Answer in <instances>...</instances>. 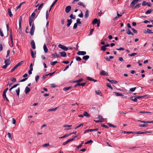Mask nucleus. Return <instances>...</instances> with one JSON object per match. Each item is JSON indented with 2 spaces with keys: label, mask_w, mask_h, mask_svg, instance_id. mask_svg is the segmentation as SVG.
Listing matches in <instances>:
<instances>
[{
  "label": "nucleus",
  "mask_w": 153,
  "mask_h": 153,
  "mask_svg": "<svg viewBox=\"0 0 153 153\" xmlns=\"http://www.w3.org/2000/svg\"><path fill=\"white\" fill-rule=\"evenodd\" d=\"M24 63V61H22L18 63L11 70L10 72H12L14 71L17 68L21 65L23 64Z\"/></svg>",
  "instance_id": "1"
},
{
  "label": "nucleus",
  "mask_w": 153,
  "mask_h": 153,
  "mask_svg": "<svg viewBox=\"0 0 153 153\" xmlns=\"http://www.w3.org/2000/svg\"><path fill=\"white\" fill-rule=\"evenodd\" d=\"M139 1V0H133L131 3L130 7H133L134 5L136 4Z\"/></svg>",
  "instance_id": "2"
},
{
  "label": "nucleus",
  "mask_w": 153,
  "mask_h": 153,
  "mask_svg": "<svg viewBox=\"0 0 153 153\" xmlns=\"http://www.w3.org/2000/svg\"><path fill=\"white\" fill-rule=\"evenodd\" d=\"M59 48H61L65 51H67L68 50V48L65 46L62 45L61 44H59L58 45Z\"/></svg>",
  "instance_id": "3"
},
{
  "label": "nucleus",
  "mask_w": 153,
  "mask_h": 153,
  "mask_svg": "<svg viewBox=\"0 0 153 153\" xmlns=\"http://www.w3.org/2000/svg\"><path fill=\"white\" fill-rule=\"evenodd\" d=\"M22 16H20L19 18V29L20 31L22 30Z\"/></svg>",
  "instance_id": "4"
},
{
  "label": "nucleus",
  "mask_w": 153,
  "mask_h": 153,
  "mask_svg": "<svg viewBox=\"0 0 153 153\" xmlns=\"http://www.w3.org/2000/svg\"><path fill=\"white\" fill-rule=\"evenodd\" d=\"M35 29V27L34 25L33 24L32 27L30 30V34L31 35H33L34 30Z\"/></svg>",
  "instance_id": "5"
},
{
  "label": "nucleus",
  "mask_w": 153,
  "mask_h": 153,
  "mask_svg": "<svg viewBox=\"0 0 153 153\" xmlns=\"http://www.w3.org/2000/svg\"><path fill=\"white\" fill-rule=\"evenodd\" d=\"M100 75L102 76H108V73L104 70L100 72Z\"/></svg>",
  "instance_id": "6"
},
{
  "label": "nucleus",
  "mask_w": 153,
  "mask_h": 153,
  "mask_svg": "<svg viewBox=\"0 0 153 153\" xmlns=\"http://www.w3.org/2000/svg\"><path fill=\"white\" fill-rule=\"evenodd\" d=\"M98 130V128H97L95 129H88L86 130L84 132V133L85 134L86 132H88V131L91 132L94 131H97Z\"/></svg>",
  "instance_id": "7"
},
{
  "label": "nucleus",
  "mask_w": 153,
  "mask_h": 153,
  "mask_svg": "<svg viewBox=\"0 0 153 153\" xmlns=\"http://www.w3.org/2000/svg\"><path fill=\"white\" fill-rule=\"evenodd\" d=\"M71 9V7L70 6H67L65 9V11L67 13H69Z\"/></svg>",
  "instance_id": "8"
},
{
  "label": "nucleus",
  "mask_w": 153,
  "mask_h": 153,
  "mask_svg": "<svg viewBox=\"0 0 153 153\" xmlns=\"http://www.w3.org/2000/svg\"><path fill=\"white\" fill-rule=\"evenodd\" d=\"M30 44L32 47V48L33 49H35L36 48V46L34 41L33 40H32L31 41Z\"/></svg>",
  "instance_id": "9"
},
{
  "label": "nucleus",
  "mask_w": 153,
  "mask_h": 153,
  "mask_svg": "<svg viewBox=\"0 0 153 153\" xmlns=\"http://www.w3.org/2000/svg\"><path fill=\"white\" fill-rule=\"evenodd\" d=\"M86 54V52L84 51H79L77 53V54L79 55H84Z\"/></svg>",
  "instance_id": "10"
},
{
  "label": "nucleus",
  "mask_w": 153,
  "mask_h": 153,
  "mask_svg": "<svg viewBox=\"0 0 153 153\" xmlns=\"http://www.w3.org/2000/svg\"><path fill=\"white\" fill-rule=\"evenodd\" d=\"M55 72H56V71H54L53 72V73H50L48 74H46L45 75H43L42 76L43 79H45L46 76H49V75H50V76H51L53 75L54 73H55Z\"/></svg>",
  "instance_id": "11"
},
{
  "label": "nucleus",
  "mask_w": 153,
  "mask_h": 153,
  "mask_svg": "<svg viewBox=\"0 0 153 153\" xmlns=\"http://www.w3.org/2000/svg\"><path fill=\"white\" fill-rule=\"evenodd\" d=\"M126 33L128 35H131L132 36L134 35L133 33H132L130 29H126Z\"/></svg>",
  "instance_id": "12"
},
{
  "label": "nucleus",
  "mask_w": 153,
  "mask_h": 153,
  "mask_svg": "<svg viewBox=\"0 0 153 153\" xmlns=\"http://www.w3.org/2000/svg\"><path fill=\"white\" fill-rule=\"evenodd\" d=\"M30 52L31 53V55L32 57L33 58H34L36 57V56H35V55L36 54V53L35 52V54H34L33 51V50L31 49H30Z\"/></svg>",
  "instance_id": "13"
},
{
  "label": "nucleus",
  "mask_w": 153,
  "mask_h": 153,
  "mask_svg": "<svg viewBox=\"0 0 153 153\" xmlns=\"http://www.w3.org/2000/svg\"><path fill=\"white\" fill-rule=\"evenodd\" d=\"M60 55L61 56L63 57H65L66 56L67 54L65 52H60Z\"/></svg>",
  "instance_id": "14"
},
{
  "label": "nucleus",
  "mask_w": 153,
  "mask_h": 153,
  "mask_svg": "<svg viewBox=\"0 0 153 153\" xmlns=\"http://www.w3.org/2000/svg\"><path fill=\"white\" fill-rule=\"evenodd\" d=\"M58 0H55L53 2V4H52V5L51 6V7H50V8L49 10V11L50 12L51 9H52V7L55 5V4L56 3V2H57V1H58Z\"/></svg>",
  "instance_id": "15"
},
{
  "label": "nucleus",
  "mask_w": 153,
  "mask_h": 153,
  "mask_svg": "<svg viewBox=\"0 0 153 153\" xmlns=\"http://www.w3.org/2000/svg\"><path fill=\"white\" fill-rule=\"evenodd\" d=\"M30 91V89L27 86L25 89V92L26 94H27V93L29 92Z\"/></svg>",
  "instance_id": "16"
},
{
  "label": "nucleus",
  "mask_w": 153,
  "mask_h": 153,
  "mask_svg": "<svg viewBox=\"0 0 153 153\" xmlns=\"http://www.w3.org/2000/svg\"><path fill=\"white\" fill-rule=\"evenodd\" d=\"M67 22H68V23L67 24V26L68 27H69L72 22L71 19H68L67 20Z\"/></svg>",
  "instance_id": "17"
},
{
  "label": "nucleus",
  "mask_w": 153,
  "mask_h": 153,
  "mask_svg": "<svg viewBox=\"0 0 153 153\" xmlns=\"http://www.w3.org/2000/svg\"><path fill=\"white\" fill-rule=\"evenodd\" d=\"M114 93L117 96H124V95H123L122 93H120L114 92Z\"/></svg>",
  "instance_id": "18"
},
{
  "label": "nucleus",
  "mask_w": 153,
  "mask_h": 153,
  "mask_svg": "<svg viewBox=\"0 0 153 153\" xmlns=\"http://www.w3.org/2000/svg\"><path fill=\"white\" fill-rule=\"evenodd\" d=\"M8 14L10 17H12L13 15L11 11V9L9 8L8 9Z\"/></svg>",
  "instance_id": "19"
},
{
  "label": "nucleus",
  "mask_w": 153,
  "mask_h": 153,
  "mask_svg": "<svg viewBox=\"0 0 153 153\" xmlns=\"http://www.w3.org/2000/svg\"><path fill=\"white\" fill-rule=\"evenodd\" d=\"M43 49L45 52L47 53L48 52V49L46 46L45 44H44L43 46Z\"/></svg>",
  "instance_id": "20"
},
{
  "label": "nucleus",
  "mask_w": 153,
  "mask_h": 153,
  "mask_svg": "<svg viewBox=\"0 0 153 153\" xmlns=\"http://www.w3.org/2000/svg\"><path fill=\"white\" fill-rule=\"evenodd\" d=\"M83 115L87 117H89L90 116V115L87 112L85 111L83 113Z\"/></svg>",
  "instance_id": "21"
},
{
  "label": "nucleus",
  "mask_w": 153,
  "mask_h": 153,
  "mask_svg": "<svg viewBox=\"0 0 153 153\" xmlns=\"http://www.w3.org/2000/svg\"><path fill=\"white\" fill-rule=\"evenodd\" d=\"M89 11L88 10H87L85 12V17L86 19H87L89 16L88 15Z\"/></svg>",
  "instance_id": "22"
},
{
  "label": "nucleus",
  "mask_w": 153,
  "mask_h": 153,
  "mask_svg": "<svg viewBox=\"0 0 153 153\" xmlns=\"http://www.w3.org/2000/svg\"><path fill=\"white\" fill-rule=\"evenodd\" d=\"M96 94L100 96H102V93L101 92L100 90H98L95 91Z\"/></svg>",
  "instance_id": "23"
},
{
  "label": "nucleus",
  "mask_w": 153,
  "mask_h": 153,
  "mask_svg": "<svg viewBox=\"0 0 153 153\" xmlns=\"http://www.w3.org/2000/svg\"><path fill=\"white\" fill-rule=\"evenodd\" d=\"M98 22V19L96 18L94 19L92 21V23L93 25H95Z\"/></svg>",
  "instance_id": "24"
},
{
  "label": "nucleus",
  "mask_w": 153,
  "mask_h": 153,
  "mask_svg": "<svg viewBox=\"0 0 153 153\" xmlns=\"http://www.w3.org/2000/svg\"><path fill=\"white\" fill-rule=\"evenodd\" d=\"M89 58V56L88 55H86L83 56L82 59L85 60H87Z\"/></svg>",
  "instance_id": "25"
},
{
  "label": "nucleus",
  "mask_w": 153,
  "mask_h": 153,
  "mask_svg": "<svg viewBox=\"0 0 153 153\" xmlns=\"http://www.w3.org/2000/svg\"><path fill=\"white\" fill-rule=\"evenodd\" d=\"M72 88L71 86H69L67 87H65L63 88V90L64 91H68Z\"/></svg>",
  "instance_id": "26"
},
{
  "label": "nucleus",
  "mask_w": 153,
  "mask_h": 153,
  "mask_svg": "<svg viewBox=\"0 0 153 153\" xmlns=\"http://www.w3.org/2000/svg\"><path fill=\"white\" fill-rule=\"evenodd\" d=\"M10 57H9L8 59L5 60L4 63L5 64H8V63H9L10 62H11L10 60Z\"/></svg>",
  "instance_id": "27"
},
{
  "label": "nucleus",
  "mask_w": 153,
  "mask_h": 153,
  "mask_svg": "<svg viewBox=\"0 0 153 153\" xmlns=\"http://www.w3.org/2000/svg\"><path fill=\"white\" fill-rule=\"evenodd\" d=\"M147 96V95H144L143 96H134V97H136L138 99H140V98H143L144 97H146Z\"/></svg>",
  "instance_id": "28"
},
{
  "label": "nucleus",
  "mask_w": 153,
  "mask_h": 153,
  "mask_svg": "<svg viewBox=\"0 0 153 153\" xmlns=\"http://www.w3.org/2000/svg\"><path fill=\"white\" fill-rule=\"evenodd\" d=\"M107 124L109 126L111 127H112L114 128H116L117 127V126H116L110 123H107Z\"/></svg>",
  "instance_id": "29"
},
{
  "label": "nucleus",
  "mask_w": 153,
  "mask_h": 153,
  "mask_svg": "<svg viewBox=\"0 0 153 153\" xmlns=\"http://www.w3.org/2000/svg\"><path fill=\"white\" fill-rule=\"evenodd\" d=\"M3 97L4 99H6V100L7 101H9V100L7 98V97L6 96V93H3Z\"/></svg>",
  "instance_id": "30"
},
{
  "label": "nucleus",
  "mask_w": 153,
  "mask_h": 153,
  "mask_svg": "<svg viewBox=\"0 0 153 153\" xmlns=\"http://www.w3.org/2000/svg\"><path fill=\"white\" fill-rule=\"evenodd\" d=\"M58 108V107H56V108H54L50 109L48 110V111H56L57 109V108Z\"/></svg>",
  "instance_id": "31"
},
{
  "label": "nucleus",
  "mask_w": 153,
  "mask_h": 153,
  "mask_svg": "<svg viewBox=\"0 0 153 153\" xmlns=\"http://www.w3.org/2000/svg\"><path fill=\"white\" fill-rule=\"evenodd\" d=\"M153 33V32H152V30H150L149 29H147L146 30V32H144V33Z\"/></svg>",
  "instance_id": "32"
},
{
  "label": "nucleus",
  "mask_w": 153,
  "mask_h": 153,
  "mask_svg": "<svg viewBox=\"0 0 153 153\" xmlns=\"http://www.w3.org/2000/svg\"><path fill=\"white\" fill-rule=\"evenodd\" d=\"M152 11H153V10L152 9H151L150 10H147L145 14H150Z\"/></svg>",
  "instance_id": "33"
},
{
  "label": "nucleus",
  "mask_w": 153,
  "mask_h": 153,
  "mask_svg": "<svg viewBox=\"0 0 153 153\" xmlns=\"http://www.w3.org/2000/svg\"><path fill=\"white\" fill-rule=\"evenodd\" d=\"M11 63V62H10L9 63H8V64H5L4 65H3L2 67V68H3L5 69L6 68L7 66L9 65Z\"/></svg>",
  "instance_id": "34"
},
{
  "label": "nucleus",
  "mask_w": 153,
  "mask_h": 153,
  "mask_svg": "<svg viewBox=\"0 0 153 153\" xmlns=\"http://www.w3.org/2000/svg\"><path fill=\"white\" fill-rule=\"evenodd\" d=\"M69 136V134H65L62 137H59V139H62V138H66V137H68Z\"/></svg>",
  "instance_id": "35"
},
{
  "label": "nucleus",
  "mask_w": 153,
  "mask_h": 153,
  "mask_svg": "<svg viewBox=\"0 0 153 153\" xmlns=\"http://www.w3.org/2000/svg\"><path fill=\"white\" fill-rule=\"evenodd\" d=\"M78 4L82 6L83 7H85V6L81 2H78Z\"/></svg>",
  "instance_id": "36"
},
{
  "label": "nucleus",
  "mask_w": 153,
  "mask_h": 153,
  "mask_svg": "<svg viewBox=\"0 0 153 153\" xmlns=\"http://www.w3.org/2000/svg\"><path fill=\"white\" fill-rule=\"evenodd\" d=\"M130 99L131 100L135 102H137V98L133 99V97H130Z\"/></svg>",
  "instance_id": "37"
},
{
  "label": "nucleus",
  "mask_w": 153,
  "mask_h": 153,
  "mask_svg": "<svg viewBox=\"0 0 153 153\" xmlns=\"http://www.w3.org/2000/svg\"><path fill=\"white\" fill-rule=\"evenodd\" d=\"M20 91V88H19L17 90H16V92L17 95L18 96H19V92Z\"/></svg>",
  "instance_id": "38"
},
{
  "label": "nucleus",
  "mask_w": 153,
  "mask_h": 153,
  "mask_svg": "<svg viewBox=\"0 0 153 153\" xmlns=\"http://www.w3.org/2000/svg\"><path fill=\"white\" fill-rule=\"evenodd\" d=\"M33 19H32L30 18V17L29 19V25L30 26H31L32 23L33 22Z\"/></svg>",
  "instance_id": "39"
},
{
  "label": "nucleus",
  "mask_w": 153,
  "mask_h": 153,
  "mask_svg": "<svg viewBox=\"0 0 153 153\" xmlns=\"http://www.w3.org/2000/svg\"><path fill=\"white\" fill-rule=\"evenodd\" d=\"M86 83V82H84V83H78V84L77 85H78L79 86H84L85 85Z\"/></svg>",
  "instance_id": "40"
},
{
  "label": "nucleus",
  "mask_w": 153,
  "mask_h": 153,
  "mask_svg": "<svg viewBox=\"0 0 153 153\" xmlns=\"http://www.w3.org/2000/svg\"><path fill=\"white\" fill-rule=\"evenodd\" d=\"M126 134H134V132L132 131H124L122 132Z\"/></svg>",
  "instance_id": "41"
},
{
  "label": "nucleus",
  "mask_w": 153,
  "mask_h": 153,
  "mask_svg": "<svg viewBox=\"0 0 153 153\" xmlns=\"http://www.w3.org/2000/svg\"><path fill=\"white\" fill-rule=\"evenodd\" d=\"M106 85L107 87L111 89H113V87L110 83H107Z\"/></svg>",
  "instance_id": "42"
},
{
  "label": "nucleus",
  "mask_w": 153,
  "mask_h": 153,
  "mask_svg": "<svg viewBox=\"0 0 153 153\" xmlns=\"http://www.w3.org/2000/svg\"><path fill=\"white\" fill-rule=\"evenodd\" d=\"M43 5V3H41L38 7V10H40L42 8Z\"/></svg>",
  "instance_id": "43"
},
{
  "label": "nucleus",
  "mask_w": 153,
  "mask_h": 153,
  "mask_svg": "<svg viewBox=\"0 0 153 153\" xmlns=\"http://www.w3.org/2000/svg\"><path fill=\"white\" fill-rule=\"evenodd\" d=\"M58 63L57 61H55L54 62H51L50 64L52 65H55L56 64Z\"/></svg>",
  "instance_id": "44"
},
{
  "label": "nucleus",
  "mask_w": 153,
  "mask_h": 153,
  "mask_svg": "<svg viewBox=\"0 0 153 153\" xmlns=\"http://www.w3.org/2000/svg\"><path fill=\"white\" fill-rule=\"evenodd\" d=\"M101 48V50L103 51H105L106 49V47L104 45L103 46H102Z\"/></svg>",
  "instance_id": "45"
},
{
  "label": "nucleus",
  "mask_w": 153,
  "mask_h": 153,
  "mask_svg": "<svg viewBox=\"0 0 153 153\" xmlns=\"http://www.w3.org/2000/svg\"><path fill=\"white\" fill-rule=\"evenodd\" d=\"M76 60L80 61L82 60L81 58L79 56H76L75 57Z\"/></svg>",
  "instance_id": "46"
},
{
  "label": "nucleus",
  "mask_w": 153,
  "mask_h": 153,
  "mask_svg": "<svg viewBox=\"0 0 153 153\" xmlns=\"http://www.w3.org/2000/svg\"><path fill=\"white\" fill-rule=\"evenodd\" d=\"M137 54V53H134L131 54H129L128 56H133Z\"/></svg>",
  "instance_id": "47"
},
{
  "label": "nucleus",
  "mask_w": 153,
  "mask_h": 153,
  "mask_svg": "<svg viewBox=\"0 0 153 153\" xmlns=\"http://www.w3.org/2000/svg\"><path fill=\"white\" fill-rule=\"evenodd\" d=\"M93 142V141L92 140H90L86 142H85V144H88L90 143H92Z\"/></svg>",
  "instance_id": "48"
},
{
  "label": "nucleus",
  "mask_w": 153,
  "mask_h": 153,
  "mask_svg": "<svg viewBox=\"0 0 153 153\" xmlns=\"http://www.w3.org/2000/svg\"><path fill=\"white\" fill-rule=\"evenodd\" d=\"M49 145H50L49 143H46L42 145V146L44 147H46Z\"/></svg>",
  "instance_id": "49"
},
{
  "label": "nucleus",
  "mask_w": 153,
  "mask_h": 153,
  "mask_svg": "<svg viewBox=\"0 0 153 153\" xmlns=\"http://www.w3.org/2000/svg\"><path fill=\"white\" fill-rule=\"evenodd\" d=\"M80 19L79 18H78L76 20L77 24H81V22L80 21Z\"/></svg>",
  "instance_id": "50"
},
{
  "label": "nucleus",
  "mask_w": 153,
  "mask_h": 153,
  "mask_svg": "<svg viewBox=\"0 0 153 153\" xmlns=\"http://www.w3.org/2000/svg\"><path fill=\"white\" fill-rule=\"evenodd\" d=\"M147 2H146L145 1H143L142 3V6H145L146 5H147Z\"/></svg>",
  "instance_id": "51"
},
{
  "label": "nucleus",
  "mask_w": 153,
  "mask_h": 153,
  "mask_svg": "<svg viewBox=\"0 0 153 153\" xmlns=\"http://www.w3.org/2000/svg\"><path fill=\"white\" fill-rule=\"evenodd\" d=\"M10 50H9V49L7 51V55L6 56V58H7L8 57V56H9V55H10Z\"/></svg>",
  "instance_id": "52"
},
{
  "label": "nucleus",
  "mask_w": 153,
  "mask_h": 153,
  "mask_svg": "<svg viewBox=\"0 0 153 153\" xmlns=\"http://www.w3.org/2000/svg\"><path fill=\"white\" fill-rule=\"evenodd\" d=\"M50 86L52 88H55L57 86L54 83H52L50 84Z\"/></svg>",
  "instance_id": "53"
},
{
  "label": "nucleus",
  "mask_w": 153,
  "mask_h": 153,
  "mask_svg": "<svg viewBox=\"0 0 153 153\" xmlns=\"http://www.w3.org/2000/svg\"><path fill=\"white\" fill-rule=\"evenodd\" d=\"M110 82L111 83L116 84L117 82L115 80H111L110 81Z\"/></svg>",
  "instance_id": "54"
},
{
  "label": "nucleus",
  "mask_w": 153,
  "mask_h": 153,
  "mask_svg": "<svg viewBox=\"0 0 153 153\" xmlns=\"http://www.w3.org/2000/svg\"><path fill=\"white\" fill-rule=\"evenodd\" d=\"M70 17L71 19H76V16H73L72 14H71L70 16Z\"/></svg>",
  "instance_id": "55"
},
{
  "label": "nucleus",
  "mask_w": 153,
  "mask_h": 153,
  "mask_svg": "<svg viewBox=\"0 0 153 153\" xmlns=\"http://www.w3.org/2000/svg\"><path fill=\"white\" fill-rule=\"evenodd\" d=\"M140 5H141V4H137L135 7H134V8H138L140 7Z\"/></svg>",
  "instance_id": "56"
},
{
  "label": "nucleus",
  "mask_w": 153,
  "mask_h": 153,
  "mask_svg": "<svg viewBox=\"0 0 153 153\" xmlns=\"http://www.w3.org/2000/svg\"><path fill=\"white\" fill-rule=\"evenodd\" d=\"M35 15V13H34V12H33L32 14V15H31V16L30 17V18L33 19Z\"/></svg>",
  "instance_id": "57"
},
{
  "label": "nucleus",
  "mask_w": 153,
  "mask_h": 153,
  "mask_svg": "<svg viewBox=\"0 0 153 153\" xmlns=\"http://www.w3.org/2000/svg\"><path fill=\"white\" fill-rule=\"evenodd\" d=\"M52 55L54 57H55L56 56L58 58L59 57V56L57 55L56 53H55V54L54 53H52Z\"/></svg>",
  "instance_id": "58"
},
{
  "label": "nucleus",
  "mask_w": 153,
  "mask_h": 153,
  "mask_svg": "<svg viewBox=\"0 0 153 153\" xmlns=\"http://www.w3.org/2000/svg\"><path fill=\"white\" fill-rule=\"evenodd\" d=\"M83 125V123H82V124H79V125L78 126H77L75 128V129H76L78 128H79V127H81V126H82Z\"/></svg>",
  "instance_id": "59"
},
{
  "label": "nucleus",
  "mask_w": 153,
  "mask_h": 153,
  "mask_svg": "<svg viewBox=\"0 0 153 153\" xmlns=\"http://www.w3.org/2000/svg\"><path fill=\"white\" fill-rule=\"evenodd\" d=\"M0 35L1 37L4 36V34L3 33L1 29L0 28Z\"/></svg>",
  "instance_id": "60"
},
{
  "label": "nucleus",
  "mask_w": 153,
  "mask_h": 153,
  "mask_svg": "<svg viewBox=\"0 0 153 153\" xmlns=\"http://www.w3.org/2000/svg\"><path fill=\"white\" fill-rule=\"evenodd\" d=\"M11 81L13 82H15L16 80V78H14V77H12L11 78Z\"/></svg>",
  "instance_id": "61"
},
{
  "label": "nucleus",
  "mask_w": 153,
  "mask_h": 153,
  "mask_svg": "<svg viewBox=\"0 0 153 153\" xmlns=\"http://www.w3.org/2000/svg\"><path fill=\"white\" fill-rule=\"evenodd\" d=\"M136 89V87L131 88L130 89V90L131 92H133V91H134Z\"/></svg>",
  "instance_id": "62"
},
{
  "label": "nucleus",
  "mask_w": 153,
  "mask_h": 153,
  "mask_svg": "<svg viewBox=\"0 0 153 153\" xmlns=\"http://www.w3.org/2000/svg\"><path fill=\"white\" fill-rule=\"evenodd\" d=\"M77 27V23H75L74 24V25L73 26V29H76Z\"/></svg>",
  "instance_id": "63"
},
{
  "label": "nucleus",
  "mask_w": 153,
  "mask_h": 153,
  "mask_svg": "<svg viewBox=\"0 0 153 153\" xmlns=\"http://www.w3.org/2000/svg\"><path fill=\"white\" fill-rule=\"evenodd\" d=\"M131 29L134 32V33H137V31L135 30V29H134V28H132Z\"/></svg>",
  "instance_id": "64"
}]
</instances>
